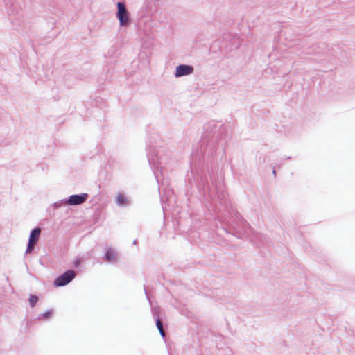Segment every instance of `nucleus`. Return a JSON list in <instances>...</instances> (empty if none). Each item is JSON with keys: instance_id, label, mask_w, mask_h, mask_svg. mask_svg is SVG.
<instances>
[{"instance_id": "ddd939ff", "label": "nucleus", "mask_w": 355, "mask_h": 355, "mask_svg": "<svg viewBox=\"0 0 355 355\" xmlns=\"http://www.w3.org/2000/svg\"><path fill=\"white\" fill-rule=\"evenodd\" d=\"M153 315L155 317L157 328L159 330L161 336L164 338L165 336V334H164V329H163V324H162L160 319L159 318V317L155 315V311H153Z\"/></svg>"}, {"instance_id": "9b49d317", "label": "nucleus", "mask_w": 355, "mask_h": 355, "mask_svg": "<svg viewBox=\"0 0 355 355\" xmlns=\"http://www.w3.org/2000/svg\"><path fill=\"white\" fill-rule=\"evenodd\" d=\"M41 234V229L38 227L33 228L30 233L28 241L36 244L39 240Z\"/></svg>"}, {"instance_id": "6e6552de", "label": "nucleus", "mask_w": 355, "mask_h": 355, "mask_svg": "<svg viewBox=\"0 0 355 355\" xmlns=\"http://www.w3.org/2000/svg\"><path fill=\"white\" fill-rule=\"evenodd\" d=\"M118 257L119 254L114 248L112 247H107L105 248V251L103 257V259L105 262L115 263L117 262Z\"/></svg>"}, {"instance_id": "4468645a", "label": "nucleus", "mask_w": 355, "mask_h": 355, "mask_svg": "<svg viewBox=\"0 0 355 355\" xmlns=\"http://www.w3.org/2000/svg\"><path fill=\"white\" fill-rule=\"evenodd\" d=\"M28 300H29L30 306L32 308H33L35 306V304H37V302H38L39 297L35 295H30Z\"/></svg>"}, {"instance_id": "0eeeda50", "label": "nucleus", "mask_w": 355, "mask_h": 355, "mask_svg": "<svg viewBox=\"0 0 355 355\" xmlns=\"http://www.w3.org/2000/svg\"><path fill=\"white\" fill-rule=\"evenodd\" d=\"M89 195L86 193L80 194H73L65 198L66 205L77 206L80 205L86 202Z\"/></svg>"}, {"instance_id": "39448f33", "label": "nucleus", "mask_w": 355, "mask_h": 355, "mask_svg": "<svg viewBox=\"0 0 355 355\" xmlns=\"http://www.w3.org/2000/svg\"><path fill=\"white\" fill-rule=\"evenodd\" d=\"M117 12L116 17L119 21V24L121 26H128L131 23V19L130 17V12H128L126 5L124 2L118 1L117 4Z\"/></svg>"}, {"instance_id": "dca6fc26", "label": "nucleus", "mask_w": 355, "mask_h": 355, "mask_svg": "<svg viewBox=\"0 0 355 355\" xmlns=\"http://www.w3.org/2000/svg\"><path fill=\"white\" fill-rule=\"evenodd\" d=\"M35 245V243H30L28 241V244H27L26 250V253L28 254V253L32 252L33 250H34Z\"/></svg>"}, {"instance_id": "2eb2a0df", "label": "nucleus", "mask_w": 355, "mask_h": 355, "mask_svg": "<svg viewBox=\"0 0 355 355\" xmlns=\"http://www.w3.org/2000/svg\"><path fill=\"white\" fill-rule=\"evenodd\" d=\"M62 205H66L65 198L62 199V200H60L59 201H57V202H55V203L53 204V207L55 209H58L60 207H62Z\"/></svg>"}, {"instance_id": "9d476101", "label": "nucleus", "mask_w": 355, "mask_h": 355, "mask_svg": "<svg viewBox=\"0 0 355 355\" xmlns=\"http://www.w3.org/2000/svg\"><path fill=\"white\" fill-rule=\"evenodd\" d=\"M115 202L119 207H128L131 205L130 198L123 193H118L116 197Z\"/></svg>"}, {"instance_id": "20e7f679", "label": "nucleus", "mask_w": 355, "mask_h": 355, "mask_svg": "<svg viewBox=\"0 0 355 355\" xmlns=\"http://www.w3.org/2000/svg\"><path fill=\"white\" fill-rule=\"evenodd\" d=\"M6 5L8 6V14L12 28L18 32L23 31L28 26L24 19L21 9L19 8V5L15 2L10 3L9 6L8 3L6 2Z\"/></svg>"}, {"instance_id": "6ab92c4d", "label": "nucleus", "mask_w": 355, "mask_h": 355, "mask_svg": "<svg viewBox=\"0 0 355 355\" xmlns=\"http://www.w3.org/2000/svg\"><path fill=\"white\" fill-rule=\"evenodd\" d=\"M144 291H145V295L146 296V298L148 300L149 302L150 303V298H149V296H148V294L147 293V291L146 289V288L144 287Z\"/></svg>"}, {"instance_id": "aec40b11", "label": "nucleus", "mask_w": 355, "mask_h": 355, "mask_svg": "<svg viewBox=\"0 0 355 355\" xmlns=\"http://www.w3.org/2000/svg\"><path fill=\"white\" fill-rule=\"evenodd\" d=\"M272 173L274 175H276V171L275 169L274 168L273 171H272Z\"/></svg>"}, {"instance_id": "7ed1b4c3", "label": "nucleus", "mask_w": 355, "mask_h": 355, "mask_svg": "<svg viewBox=\"0 0 355 355\" xmlns=\"http://www.w3.org/2000/svg\"><path fill=\"white\" fill-rule=\"evenodd\" d=\"M227 229L228 232H231L233 235L239 239L250 237L252 233V227L238 212L235 214V221L228 224ZM225 230L227 231V229L225 228Z\"/></svg>"}, {"instance_id": "412c9836", "label": "nucleus", "mask_w": 355, "mask_h": 355, "mask_svg": "<svg viewBox=\"0 0 355 355\" xmlns=\"http://www.w3.org/2000/svg\"><path fill=\"white\" fill-rule=\"evenodd\" d=\"M137 240H135V241H133V244H134V245H136V244H137Z\"/></svg>"}, {"instance_id": "f03ea898", "label": "nucleus", "mask_w": 355, "mask_h": 355, "mask_svg": "<svg viewBox=\"0 0 355 355\" xmlns=\"http://www.w3.org/2000/svg\"><path fill=\"white\" fill-rule=\"evenodd\" d=\"M146 153L149 164L159 186L161 201L163 202L165 198L166 200H168L173 192L170 187L168 177L165 176L170 153L166 148L162 146L154 145L151 141L146 146Z\"/></svg>"}, {"instance_id": "f257e3e1", "label": "nucleus", "mask_w": 355, "mask_h": 355, "mask_svg": "<svg viewBox=\"0 0 355 355\" xmlns=\"http://www.w3.org/2000/svg\"><path fill=\"white\" fill-rule=\"evenodd\" d=\"M229 139L227 130L220 127L217 133H214L211 138L208 134L205 135L196 148L191 153V175L189 177L193 181L199 190H203L204 196L209 201L211 209L220 213L223 209L228 211L229 201L223 187L219 181H216L211 173H209L211 185L207 179V164L216 150L219 148L225 153V146Z\"/></svg>"}, {"instance_id": "f3484780", "label": "nucleus", "mask_w": 355, "mask_h": 355, "mask_svg": "<svg viewBox=\"0 0 355 355\" xmlns=\"http://www.w3.org/2000/svg\"><path fill=\"white\" fill-rule=\"evenodd\" d=\"M262 236L258 237V236H255L254 239H251V240L257 245V247H259V240H261Z\"/></svg>"}, {"instance_id": "a211bd4d", "label": "nucleus", "mask_w": 355, "mask_h": 355, "mask_svg": "<svg viewBox=\"0 0 355 355\" xmlns=\"http://www.w3.org/2000/svg\"><path fill=\"white\" fill-rule=\"evenodd\" d=\"M82 263V261L77 258L76 259H75L74 262H73V266L76 267V268H78Z\"/></svg>"}, {"instance_id": "423d86ee", "label": "nucleus", "mask_w": 355, "mask_h": 355, "mask_svg": "<svg viewBox=\"0 0 355 355\" xmlns=\"http://www.w3.org/2000/svg\"><path fill=\"white\" fill-rule=\"evenodd\" d=\"M76 275L75 270L72 269L67 270L55 279L53 284L56 287L64 286L73 280Z\"/></svg>"}, {"instance_id": "f8f14e48", "label": "nucleus", "mask_w": 355, "mask_h": 355, "mask_svg": "<svg viewBox=\"0 0 355 355\" xmlns=\"http://www.w3.org/2000/svg\"><path fill=\"white\" fill-rule=\"evenodd\" d=\"M53 313V309H49V310L46 311L45 312L40 314L37 316V320L47 321L52 317Z\"/></svg>"}, {"instance_id": "1a4fd4ad", "label": "nucleus", "mask_w": 355, "mask_h": 355, "mask_svg": "<svg viewBox=\"0 0 355 355\" xmlns=\"http://www.w3.org/2000/svg\"><path fill=\"white\" fill-rule=\"evenodd\" d=\"M194 68L189 64H179L175 68V77L180 78L191 74Z\"/></svg>"}]
</instances>
